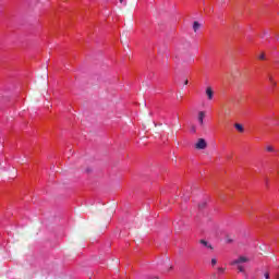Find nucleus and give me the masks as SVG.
Here are the masks:
<instances>
[{
    "mask_svg": "<svg viewBox=\"0 0 279 279\" xmlns=\"http://www.w3.org/2000/svg\"><path fill=\"white\" fill-rule=\"evenodd\" d=\"M213 278H217V275H213Z\"/></svg>",
    "mask_w": 279,
    "mask_h": 279,
    "instance_id": "22",
    "label": "nucleus"
},
{
    "mask_svg": "<svg viewBox=\"0 0 279 279\" xmlns=\"http://www.w3.org/2000/svg\"><path fill=\"white\" fill-rule=\"evenodd\" d=\"M225 113H226V114H230V110H229V109H226V110H225Z\"/></svg>",
    "mask_w": 279,
    "mask_h": 279,
    "instance_id": "19",
    "label": "nucleus"
},
{
    "mask_svg": "<svg viewBox=\"0 0 279 279\" xmlns=\"http://www.w3.org/2000/svg\"><path fill=\"white\" fill-rule=\"evenodd\" d=\"M175 230H179V231H180V230H182V227H180V226L177 227V226H175Z\"/></svg>",
    "mask_w": 279,
    "mask_h": 279,
    "instance_id": "20",
    "label": "nucleus"
},
{
    "mask_svg": "<svg viewBox=\"0 0 279 279\" xmlns=\"http://www.w3.org/2000/svg\"><path fill=\"white\" fill-rule=\"evenodd\" d=\"M205 93L207 95V99H209V101H211V99H213V97L215 95V92H213V87H207Z\"/></svg>",
    "mask_w": 279,
    "mask_h": 279,
    "instance_id": "4",
    "label": "nucleus"
},
{
    "mask_svg": "<svg viewBox=\"0 0 279 279\" xmlns=\"http://www.w3.org/2000/svg\"><path fill=\"white\" fill-rule=\"evenodd\" d=\"M191 132H193V134H195V132H197V129L195 128V125H192Z\"/></svg>",
    "mask_w": 279,
    "mask_h": 279,
    "instance_id": "14",
    "label": "nucleus"
},
{
    "mask_svg": "<svg viewBox=\"0 0 279 279\" xmlns=\"http://www.w3.org/2000/svg\"><path fill=\"white\" fill-rule=\"evenodd\" d=\"M258 60H265V54H264V52H262V53L258 56Z\"/></svg>",
    "mask_w": 279,
    "mask_h": 279,
    "instance_id": "13",
    "label": "nucleus"
},
{
    "mask_svg": "<svg viewBox=\"0 0 279 279\" xmlns=\"http://www.w3.org/2000/svg\"><path fill=\"white\" fill-rule=\"evenodd\" d=\"M211 265H213V266L217 265V259H216V258H213V259H211Z\"/></svg>",
    "mask_w": 279,
    "mask_h": 279,
    "instance_id": "15",
    "label": "nucleus"
},
{
    "mask_svg": "<svg viewBox=\"0 0 279 279\" xmlns=\"http://www.w3.org/2000/svg\"><path fill=\"white\" fill-rule=\"evenodd\" d=\"M120 3H123V0H120Z\"/></svg>",
    "mask_w": 279,
    "mask_h": 279,
    "instance_id": "24",
    "label": "nucleus"
},
{
    "mask_svg": "<svg viewBox=\"0 0 279 279\" xmlns=\"http://www.w3.org/2000/svg\"><path fill=\"white\" fill-rule=\"evenodd\" d=\"M189 195H191V192H189V190H186V193L183 195L185 202H189Z\"/></svg>",
    "mask_w": 279,
    "mask_h": 279,
    "instance_id": "8",
    "label": "nucleus"
},
{
    "mask_svg": "<svg viewBox=\"0 0 279 279\" xmlns=\"http://www.w3.org/2000/svg\"><path fill=\"white\" fill-rule=\"evenodd\" d=\"M271 84H272L274 87L278 86V83H276V81L272 82Z\"/></svg>",
    "mask_w": 279,
    "mask_h": 279,
    "instance_id": "18",
    "label": "nucleus"
},
{
    "mask_svg": "<svg viewBox=\"0 0 279 279\" xmlns=\"http://www.w3.org/2000/svg\"><path fill=\"white\" fill-rule=\"evenodd\" d=\"M234 128H235V130H238V132H241V133L245 132V129L240 123H235Z\"/></svg>",
    "mask_w": 279,
    "mask_h": 279,
    "instance_id": "6",
    "label": "nucleus"
},
{
    "mask_svg": "<svg viewBox=\"0 0 279 279\" xmlns=\"http://www.w3.org/2000/svg\"><path fill=\"white\" fill-rule=\"evenodd\" d=\"M242 263H250V258L247 256H239L236 259L231 262V265H236L238 271H240L241 274H245V268L243 267V265H241Z\"/></svg>",
    "mask_w": 279,
    "mask_h": 279,
    "instance_id": "1",
    "label": "nucleus"
},
{
    "mask_svg": "<svg viewBox=\"0 0 279 279\" xmlns=\"http://www.w3.org/2000/svg\"><path fill=\"white\" fill-rule=\"evenodd\" d=\"M184 85L185 86L189 85V80H185Z\"/></svg>",
    "mask_w": 279,
    "mask_h": 279,
    "instance_id": "21",
    "label": "nucleus"
},
{
    "mask_svg": "<svg viewBox=\"0 0 279 279\" xmlns=\"http://www.w3.org/2000/svg\"><path fill=\"white\" fill-rule=\"evenodd\" d=\"M217 269H218V274H223V271H226V268H223V267H219Z\"/></svg>",
    "mask_w": 279,
    "mask_h": 279,
    "instance_id": "12",
    "label": "nucleus"
},
{
    "mask_svg": "<svg viewBox=\"0 0 279 279\" xmlns=\"http://www.w3.org/2000/svg\"><path fill=\"white\" fill-rule=\"evenodd\" d=\"M182 223H183V222L181 221L180 225L182 226Z\"/></svg>",
    "mask_w": 279,
    "mask_h": 279,
    "instance_id": "25",
    "label": "nucleus"
},
{
    "mask_svg": "<svg viewBox=\"0 0 279 279\" xmlns=\"http://www.w3.org/2000/svg\"><path fill=\"white\" fill-rule=\"evenodd\" d=\"M206 207V203L199 204L198 208H205Z\"/></svg>",
    "mask_w": 279,
    "mask_h": 279,
    "instance_id": "16",
    "label": "nucleus"
},
{
    "mask_svg": "<svg viewBox=\"0 0 279 279\" xmlns=\"http://www.w3.org/2000/svg\"><path fill=\"white\" fill-rule=\"evenodd\" d=\"M264 278H265V279H269V272H265V274H264Z\"/></svg>",
    "mask_w": 279,
    "mask_h": 279,
    "instance_id": "17",
    "label": "nucleus"
},
{
    "mask_svg": "<svg viewBox=\"0 0 279 279\" xmlns=\"http://www.w3.org/2000/svg\"><path fill=\"white\" fill-rule=\"evenodd\" d=\"M206 147H208V143H206V140L204 138H199L195 144L196 149H206Z\"/></svg>",
    "mask_w": 279,
    "mask_h": 279,
    "instance_id": "2",
    "label": "nucleus"
},
{
    "mask_svg": "<svg viewBox=\"0 0 279 279\" xmlns=\"http://www.w3.org/2000/svg\"><path fill=\"white\" fill-rule=\"evenodd\" d=\"M268 81L270 82V84H272V82H275V81H274V75L269 74V75H268Z\"/></svg>",
    "mask_w": 279,
    "mask_h": 279,
    "instance_id": "11",
    "label": "nucleus"
},
{
    "mask_svg": "<svg viewBox=\"0 0 279 279\" xmlns=\"http://www.w3.org/2000/svg\"><path fill=\"white\" fill-rule=\"evenodd\" d=\"M201 28H202V24H199V22L195 21L193 23V31L195 32V34H197V32H199Z\"/></svg>",
    "mask_w": 279,
    "mask_h": 279,
    "instance_id": "5",
    "label": "nucleus"
},
{
    "mask_svg": "<svg viewBox=\"0 0 279 279\" xmlns=\"http://www.w3.org/2000/svg\"><path fill=\"white\" fill-rule=\"evenodd\" d=\"M266 150H267V151H276V149L274 148V146H267V147H266Z\"/></svg>",
    "mask_w": 279,
    "mask_h": 279,
    "instance_id": "9",
    "label": "nucleus"
},
{
    "mask_svg": "<svg viewBox=\"0 0 279 279\" xmlns=\"http://www.w3.org/2000/svg\"><path fill=\"white\" fill-rule=\"evenodd\" d=\"M276 279H279V275H276Z\"/></svg>",
    "mask_w": 279,
    "mask_h": 279,
    "instance_id": "23",
    "label": "nucleus"
},
{
    "mask_svg": "<svg viewBox=\"0 0 279 279\" xmlns=\"http://www.w3.org/2000/svg\"><path fill=\"white\" fill-rule=\"evenodd\" d=\"M197 119H198L199 125H204V119H206V111H199Z\"/></svg>",
    "mask_w": 279,
    "mask_h": 279,
    "instance_id": "3",
    "label": "nucleus"
},
{
    "mask_svg": "<svg viewBox=\"0 0 279 279\" xmlns=\"http://www.w3.org/2000/svg\"><path fill=\"white\" fill-rule=\"evenodd\" d=\"M227 243H232L234 240L230 238V235H227L226 238Z\"/></svg>",
    "mask_w": 279,
    "mask_h": 279,
    "instance_id": "10",
    "label": "nucleus"
},
{
    "mask_svg": "<svg viewBox=\"0 0 279 279\" xmlns=\"http://www.w3.org/2000/svg\"><path fill=\"white\" fill-rule=\"evenodd\" d=\"M201 245H204L205 247L213 250V245L209 244L208 241H206V240H201Z\"/></svg>",
    "mask_w": 279,
    "mask_h": 279,
    "instance_id": "7",
    "label": "nucleus"
}]
</instances>
